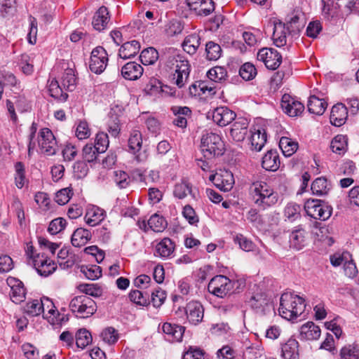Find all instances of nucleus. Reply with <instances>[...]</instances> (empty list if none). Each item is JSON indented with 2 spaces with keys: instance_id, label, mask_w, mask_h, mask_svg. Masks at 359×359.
<instances>
[{
  "instance_id": "39",
  "label": "nucleus",
  "mask_w": 359,
  "mask_h": 359,
  "mask_svg": "<svg viewBox=\"0 0 359 359\" xmlns=\"http://www.w3.org/2000/svg\"><path fill=\"white\" fill-rule=\"evenodd\" d=\"M330 147L334 153L344 154L348 147L347 137L343 135H337L331 142Z\"/></svg>"
},
{
  "instance_id": "5",
  "label": "nucleus",
  "mask_w": 359,
  "mask_h": 359,
  "mask_svg": "<svg viewBox=\"0 0 359 359\" xmlns=\"http://www.w3.org/2000/svg\"><path fill=\"white\" fill-rule=\"evenodd\" d=\"M69 309L77 317L88 318L97 310L95 302L87 295L74 297L69 303Z\"/></svg>"
},
{
  "instance_id": "4",
  "label": "nucleus",
  "mask_w": 359,
  "mask_h": 359,
  "mask_svg": "<svg viewBox=\"0 0 359 359\" xmlns=\"http://www.w3.org/2000/svg\"><path fill=\"white\" fill-rule=\"evenodd\" d=\"M201 149L204 157L211 158L223 154L224 144L219 135L212 133H207L201 138Z\"/></svg>"
},
{
  "instance_id": "18",
  "label": "nucleus",
  "mask_w": 359,
  "mask_h": 359,
  "mask_svg": "<svg viewBox=\"0 0 359 359\" xmlns=\"http://www.w3.org/2000/svg\"><path fill=\"white\" fill-rule=\"evenodd\" d=\"M33 266L38 273L43 276H48L56 269L55 264L50 259L43 257L42 255H36V259H34Z\"/></svg>"
},
{
  "instance_id": "2",
  "label": "nucleus",
  "mask_w": 359,
  "mask_h": 359,
  "mask_svg": "<svg viewBox=\"0 0 359 359\" xmlns=\"http://www.w3.org/2000/svg\"><path fill=\"white\" fill-rule=\"evenodd\" d=\"M303 298L298 295L285 293L281 295L278 311L285 319L291 320L300 316L304 311Z\"/></svg>"
},
{
  "instance_id": "21",
  "label": "nucleus",
  "mask_w": 359,
  "mask_h": 359,
  "mask_svg": "<svg viewBox=\"0 0 359 359\" xmlns=\"http://www.w3.org/2000/svg\"><path fill=\"white\" fill-rule=\"evenodd\" d=\"M347 116L348 111L345 105L338 103L332 108L330 122L332 125L339 127L345 123Z\"/></svg>"
},
{
  "instance_id": "26",
  "label": "nucleus",
  "mask_w": 359,
  "mask_h": 359,
  "mask_svg": "<svg viewBox=\"0 0 359 359\" xmlns=\"http://www.w3.org/2000/svg\"><path fill=\"white\" fill-rule=\"evenodd\" d=\"M105 217V212L103 209L93 205L88 208L85 215L86 222L91 226H94L100 223Z\"/></svg>"
},
{
  "instance_id": "45",
  "label": "nucleus",
  "mask_w": 359,
  "mask_h": 359,
  "mask_svg": "<svg viewBox=\"0 0 359 359\" xmlns=\"http://www.w3.org/2000/svg\"><path fill=\"white\" fill-rule=\"evenodd\" d=\"M48 91L50 95L61 102H65L68 97V95L66 93H63L62 89L59 86L57 80L53 79L48 85Z\"/></svg>"
},
{
  "instance_id": "44",
  "label": "nucleus",
  "mask_w": 359,
  "mask_h": 359,
  "mask_svg": "<svg viewBox=\"0 0 359 359\" xmlns=\"http://www.w3.org/2000/svg\"><path fill=\"white\" fill-rule=\"evenodd\" d=\"M311 190L313 194L317 196L325 195L330 190L327 181L325 177L316 179L311 184Z\"/></svg>"
},
{
  "instance_id": "12",
  "label": "nucleus",
  "mask_w": 359,
  "mask_h": 359,
  "mask_svg": "<svg viewBox=\"0 0 359 359\" xmlns=\"http://www.w3.org/2000/svg\"><path fill=\"white\" fill-rule=\"evenodd\" d=\"M281 107L285 114L292 117L299 116L304 110V104L288 94H284L283 95Z\"/></svg>"
},
{
  "instance_id": "31",
  "label": "nucleus",
  "mask_w": 359,
  "mask_h": 359,
  "mask_svg": "<svg viewBox=\"0 0 359 359\" xmlns=\"http://www.w3.org/2000/svg\"><path fill=\"white\" fill-rule=\"evenodd\" d=\"M91 239V233L88 229L78 228L71 238L72 244L76 248L85 245Z\"/></svg>"
},
{
  "instance_id": "15",
  "label": "nucleus",
  "mask_w": 359,
  "mask_h": 359,
  "mask_svg": "<svg viewBox=\"0 0 359 359\" xmlns=\"http://www.w3.org/2000/svg\"><path fill=\"white\" fill-rule=\"evenodd\" d=\"M236 113L226 107L216 108L212 112V120L219 126H226L236 118Z\"/></svg>"
},
{
  "instance_id": "52",
  "label": "nucleus",
  "mask_w": 359,
  "mask_h": 359,
  "mask_svg": "<svg viewBox=\"0 0 359 359\" xmlns=\"http://www.w3.org/2000/svg\"><path fill=\"white\" fill-rule=\"evenodd\" d=\"M107 130L114 137L118 136L121 131V124L118 116L116 114H111L107 122Z\"/></svg>"
},
{
  "instance_id": "56",
  "label": "nucleus",
  "mask_w": 359,
  "mask_h": 359,
  "mask_svg": "<svg viewBox=\"0 0 359 359\" xmlns=\"http://www.w3.org/2000/svg\"><path fill=\"white\" fill-rule=\"evenodd\" d=\"M183 29L184 26L181 21L177 19H173L167 23L165 31L168 36H172L180 34Z\"/></svg>"
},
{
  "instance_id": "35",
  "label": "nucleus",
  "mask_w": 359,
  "mask_h": 359,
  "mask_svg": "<svg viewBox=\"0 0 359 359\" xmlns=\"http://www.w3.org/2000/svg\"><path fill=\"white\" fill-rule=\"evenodd\" d=\"M201 44V38L197 34H192L187 36L183 43V50L189 55H194L196 53Z\"/></svg>"
},
{
  "instance_id": "29",
  "label": "nucleus",
  "mask_w": 359,
  "mask_h": 359,
  "mask_svg": "<svg viewBox=\"0 0 359 359\" xmlns=\"http://www.w3.org/2000/svg\"><path fill=\"white\" fill-rule=\"evenodd\" d=\"M300 335L304 339L316 340L320 336V329L313 322H307L301 327Z\"/></svg>"
},
{
  "instance_id": "30",
  "label": "nucleus",
  "mask_w": 359,
  "mask_h": 359,
  "mask_svg": "<svg viewBox=\"0 0 359 359\" xmlns=\"http://www.w3.org/2000/svg\"><path fill=\"white\" fill-rule=\"evenodd\" d=\"M306 233L300 228L292 231L290 236V247L299 250L302 249L306 243Z\"/></svg>"
},
{
  "instance_id": "32",
  "label": "nucleus",
  "mask_w": 359,
  "mask_h": 359,
  "mask_svg": "<svg viewBox=\"0 0 359 359\" xmlns=\"http://www.w3.org/2000/svg\"><path fill=\"white\" fill-rule=\"evenodd\" d=\"M282 356L284 359H297L299 356V343L294 339H289L282 346Z\"/></svg>"
},
{
  "instance_id": "1",
  "label": "nucleus",
  "mask_w": 359,
  "mask_h": 359,
  "mask_svg": "<svg viewBox=\"0 0 359 359\" xmlns=\"http://www.w3.org/2000/svg\"><path fill=\"white\" fill-rule=\"evenodd\" d=\"M250 192L255 205L263 210L274 205L278 200V194L263 181L253 182Z\"/></svg>"
},
{
  "instance_id": "14",
  "label": "nucleus",
  "mask_w": 359,
  "mask_h": 359,
  "mask_svg": "<svg viewBox=\"0 0 359 359\" xmlns=\"http://www.w3.org/2000/svg\"><path fill=\"white\" fill-rule=\"evenodd\" d=\"M305 18L300 11H294L287 16L285 27L290 34L299 33L304 27Z\"/></svg>"
},
{
  "instance_id": "55",
  "label": "nucleus",
  "mask_w": 359,
  "mask_h": 359,
  "mask_svg": "<svg viewBox=\"0 0 359 359\" xmlns=\"http://www.w3.org/2000/svg\"><path fill=\"white\" fill-rule=\"evenodd\" d=\"M301 207L294 203H288L284 210V215L290 221H294L300 217Z\"/></svg>"
},
{
  "instance_id": "42",
  "label": "nucleus",
  "mask_w": 359,
  "mask_h": 359,
  "mask_svg": "<svg viewBox=\"0 0 359 359\" xmlns=\"http://www.w3.org/2000/svg\"><path fill=\"white\" fill-rule=\"evenodd\" d=\"M250 142L253 150L261 151L266 142V135L264 130L262 132L260 130H257L252 133L250 137Z\"/></svg>"
},
{
  "instance_id": "8",
  "label": "nucleus",
  "mask_w": 359,
  "mask_h": 359,
  "mask_svg": "<svg viewBox=\"0 0 359 359\" xmlns=\"http://www.w3.org/2000/svg\"><path fill=\"white\" fill-rule=\"evenodd\" d=\"M255 287L252 292H249L247 302L256 313L265 314L270 309V299L262 289Z\"/></svg>"
},
{
  "instance_id": "16",
  "label": "nucleus",
  "mask_w": 359,
  "mask_h": 359,
  "mask_svg": "<svg viewBox=\"0 0 359 359\" xmlns=\"http://www.w3.org/2000/svg\"><path fill=\"white\" fill-rule=\"evenodd\" d=\"M7 283L11 287L10 297L12 302L15 304L22 302L25 299L26 294L23 283L15 278H8Z\"/></svg>"
},
{
  "instance_id": "57",
  "label": "nucleus",
  "mask_w": 359,
  "mask_h": 359,
  "mask_svg": "<svg viewBox=\"0 0 359 359\" xmlns=\"http://www.w3.org/2000/svg\"><path fill=\"white\" fill-rule=\"evenodd\" d=\"M114 180L120 189H126L131 182L128 175L122 170H116L114 172Z\"/></svg>"
},
{
  "instance_id": "19",
  "label": "nucleus",
  "mask_w": 359,
  "mask_h": 359,
  "mask_svg": "<svg viewBox=\"0 0 359 359\" xmlns=\"http://www.w3.org/2000/svg\"><path fill=\"white\" fill-rule=\"evenodd\" d=\"M186 314L189 321L196 325L202 321L204 309L198 302H190L186 306Z\"/></svg>"
},
{
  "instance_id": "22",
  "label": "nucleus",
  "mask_w": 359,
  "mask_h": 359,
  "mask_svg": "<svg viewBox=\"0 0 359 359\" xmlns=\"http://www.w3.org/2000/svg\"><path fill=\"white\" fill-rule=\"evenodd\" d=\"M109 11L107 7L101 6L95 13L92 25L95 29L100 32L107 27L109 22Z\"/></svg>"
},
{
  "instance_id": "7",
  "label": "nucleus",
  "mask_w": 359,
  "mask_h": 359,
  "mask_svg": "<svg viewBox=\"0 0 359 359\" xmlns=\"http://www.w3.org/2000/svg\"><path fill=\"white\" fill-rule=\"evenodd\" d=\"M234 283L226 276L219 275L212 278L208 285L210 293L223 298L231 293L233 288Z\"/></svg>"
},
{
  "instance_id": "51",
  "label": "nucleus",
  "mask_w": 359,
  "mask_h": 359,
  "mask_svg": "<svg viewBox=\"0 0 359 359\" xmlns=\"http://www.w3.org/2000/svg\"><path fill=\"white\" fill-rule=\"evenodd\" d=\"M102 154L98 149L92 143L84 146L82 151V156L84 161L93 162L97 159V155Z\"/></svg>"
},
{
  "instance_id": "43",
  "label": "nucleus",
  "mask_w": 359,
  "mask_h": 359,
  "mask_svg": "<svg viewBox=\"0 0 359 359\" xmlns=\"http://www.w3.org/2000/svg\"><path fill=\"white\" fill-rule=\"evenodd\" d=\"M207 76L212 81L221 83L226 80L227 77V72L224 67L216 66L211 68L207 72Z\"/></svg>"
},
{
  "instance_id": "9",
  "label": "nucleus",
  "mask_w": 359,
  "mask_h": 359,
  "mask_svg": "<svg viewBox=\"0 0 359 359\" xmlns=\"http://www.w3.org/2000/svg\"><path fill=\"white\" fill-rule=\"evenodd\" d=\"M108 62L107 53L102 46H97L92 50L89 68L95 74H100L106 69Z\"/></svg>"
},
{
  "instance_id": "3",
  "label": "nucleus",
  "mask_w": 359,
  "mask_h": 359,
  "mask_svg": "<svg viewBox=\"0 0 359 359\" xmlns=\"http://www.w3.org/2000/svg\"><path fill=\"white\" fill-rule=\"evenodd\" d=\"M167 67L172 72L174 83L179 88L183 87L190 73L189 61L180 55L171 56L167 60Z\"/></svg>"
},
{
  "instance_id": "36",
  "label": "nucleus",
  "mask_w": 359,
  "mask_h": 359,
  "mask_svg": "<svg viewBox=\"0 0 359 359\" xmlns=\"http://www.w3.org/2000/svg\"><path fill=\"white\" fill-rule=\"evenodd\" d=\"M174 196L179 199H183L190 195L194 199L196 198V192L192 189V186L187 182L177 183L174 188Z\"/></svg>"
},
{
  "instance_id": "59",
  "label": "nucleus",
  "mask_w": 359,
  "mask_h": 359,
  "mask_svg": "<svg viewBox=\"0 0 359 359\" xmlns=\"http://www.w3.org/2000/svg\"><path fill=\"white\" fill-rule=\"evenodd\" d=\"M239 74L244 80L250 81L255 78L257 70L252 64L246 62L241 67Z\"/></svg>"
},
{
  "instance_id": "25",
  "label": "nucleus",
  "mask_w": 359,
  "mask_h": 359,
  "mask_svg": "<svg viewBox=\"0 0 359 359\" xmlns=\"http://www.w3.org/2000/svg\"><path fill=\"white\" fill-rule=\"evenodd\" d=\"M143 71V67L140 64L130 62L122 67L121 74L126 79L135 81L142 75Z\"/></svg>"
},
{
  "instance_id": "11",
  "label": "nucleus",
  "mask_w": 359,
  "mask_h": 359,
  "mask_svg": "<svg viewBox=\"0 0 359 359\" xmlns=\"http://www.w3.org/2000/svg\"><path fill=\"white\" fill-rule=\"evenodd\" d=\"M257 58L270 69H276L282 62V56L273 48H262L257 53Z\"/></svg>"
},
{
  "instance_id": "64",
  "label": "nucleus",
  "mask_w": 359,
  "mask_h": 359,
  "mask_svg": "<svg viewBox=\"0 0 359 359\" xmlns=\"http://www.w3.org/2000/svg\"><path fill=\"white\" fill-rule=\"evenodd\" d=\"M166 298V293L159 287L154 290L151 293V302L154 307L161 306Z\"/></svg>"
},
{
  "instance_id": "47",
  "label": "nucleus",
  "mask_w": 359,
  "mask_h": 359,
  "mask_svg": "<svg viewBox=\"0 0 359 359\" xmlns=\"http://www.w3.org/2000/svg\"><path fill=\"white\" fill-rule=\"evenodd\" d=\"M140 58L144 65H153L158 58V53L154 48L149 47L142 51Z\"/></svg>"
},
{
  "instance_id": "50",
  "label": "nucleus",
  "mask_w": 359,
  "mask_h": 359,
  "mask_svg": "<svg viewBox=\"0 0 359 359\" xmlns=\"http://www.w3.org/2000/svg\"><path fill=\"white\" fill-rule=\"evenodd\" d=\"M206 57L208 60H217L222 55L220 46L213 41H209L205 46Z\"/></svg>"
},
{
  "instance_id": "28",
  "label": "nucleus",
  "mask_w": 359,
  "mask_h": 359,
  "mask_svg": "<svg viewBox=\"0 0 359 359\" xmlns=\"http://www.w3.org/2000/svg\"><path fill=\"white\" fill-rule=\"evenodd\" d=\"M140 50V43L138 41L133 40L124 43L119 49L118 55L122 59H128L135 57Z\"/></svg>"
},
{
  "instance_id": "61",
  "label": "nucleus",
  "mask_w": 359,
  "mask_h": 359,
  "mask_svg": "<svg viewBox=\"0 0 359 359\" xmlns=\"http://www.w3.org/2000/svg\"><path fill=\"white\" fill-rule=\"evenodd\" d=\"M69 250L67 248H62L57 253V257L59 259V264L62 268L72 267L74 262L72 259H69Z\"/></svg>"
},
{
  "instance_id": "48",
  "label": "nucleus",
  "mask_w": 359,
  "mask_h": 359,
  "mask_svg": "<svg viewBox=\"0 0 359 359\" xmlns=\"http://www.w3.org/2000/svg\"><path fill=\"white\" fill-rule=\"evenodd\" d=\"M147 224L154 232H162L167 226V222L163 217L154 214L149 218Z\"/></svg>"
},
{
  "instance_id": "13",
  "label": "nucleus",
  "mask_w": 359,
  "mask_h": 359,
  "mask_svg": "<svg viewBox=\"0 0 359 359\" xmlns=\"http://www.w3.org/2000/svg\"><path fill=\"white\" fill-rule=\"evenodd\" d=\"M209 180L213 182L216 187L224 192L229 191L234 184L233 174L226 170L221 173L211 175Z\"/></svg>"
},
{
  "instance_id": "41",
  "label": "nucleus",
  "mask_w": 359,
  "mask_h": 359,
  "mask_svg": "<svg viewBox=\"0 0 359 359\" xmlns=\"http://www.w3.org/2000/svg\"><path fill=\"white\" fill-rule=\"evenodd\" d=\"M150 294L147 292H142L139 290H131L128 294L129 299L133 303L142 306L149 304Z\"/></svg>"
},
{
  "instance_id": "49",
  "label": "nucleus",
  "mask_w": 359,
  "mask_h": 359,
  "mask_svg": "<svg viewBox=\"0 0 359 359\" xmlns=\"http://www.w3.org/2000/svg\"><path fill=\"white\" fill-rule=\"evenodd\" d=\"M92 341V336L89 331L83 328L76 334V344L79 348H84Z\"/></svg>"
},
{
  "instance_id": "23",
  "label": "nucleus",
  "mask_w": 359,
  "mask_h": 359,
  "mask_svg": "<svg viewBox=\"0 0 359 359\" xmlns=\"http://www.w3.org/2000/svg\"><path fill=\"white\" fill-rule=\"evenodd\" d=\"M41 301L43 318L48 319L52 324H55L57 322V317L59 316V313L53 302L48 297H43Z\"/></svg>"
},
{
  "instance_id": "60",
  "label": "nucleus",
  "mask_w": 359,
  "mask_h": 359,
  "mask_svg": "<svg viewBox=\"0 0 359 359\" xmlns=\"http://www.w3.org/2000/svg\"><path fill=\"white\" fill-rule=\"evenodd\" d=\"M233 240L236 243L238 244L240 248L245 252L253 251L255 248L252 241L242 234H237Z\"/></svg>"
},
{
  "instance_id": "34",
  "label": "nucleus",
  "mask_w": 359,
  "mask_h": 359,
  "mask_svg": "<svg viewBox=\"0 0 359 359\" xmlns=\"http://www.w3.org/2000/svg\"><path fill=\"white\" fill-rule=\"evenodd\" d=\"M262 165L266 170H277L280 166V160L277 153L273 151H268L262 158Z\"/></svg>"
},
{
  "instance_id": "46",
  "label": "nucleus",
  "mask_w": 359,
  "mask_h": 359,
  "mask_svg": "<svg viewBox=\"0 0 359 359\" xmlns=\"http://www.w3.org/2000/svg\"><path fill=\"white\" fill-rule=\"evenodd\" d=\"M323 15L327 19H331L337 15L339 6L334 0H322Z\"/></svg>"
},
{
  "instance_id": "27",
  "label": "nucleus",
  "mask_w": 359,
  "mask_h": 359,
  "mask_svg": "<svg viewBox=\"0 0 359 359\" xmlns=\"http://www.w3.org/2000/svg\"><path fill=\"white\" fill-rule=\"evenodd\" d=\"M288 30L285 24L279 21L274 23L273 40L277 47L284 46L287 43V34Z\"/></svg>"
},
{
  "instance_id": "33",
  "label": "nucleus",
  "mask_w": 359,
  "mask_h": 359,
  "mask_svg": "<svg viewBox=\"0 0 359 359\" xmlns=\"http://www.w3.org/2000/svg\"><path fill=\"white\" fill-rule=\"evenodd\" d=\"M327 107V102L323 99H319L316 95L310 96L308 101V111L311 114L322 115Z\"/></svg>"
},
{
  "instance_id": "38",
  "label": "nucleus",
  "mask_w": 359,
  "mask_h": 359,
  "mask_svg": "<svg viewBox=\"0 0 359 359\" xmlns=\"http://www.w3.org/2000/svg\"><path fill=\"white\" fill-rule=\"evenodd\" d=\"M279 147L285 156H291L298 149V143L287 137H282L279 141Z\"/></svg>"
},
{
  "instance_id": "54",
  "label": "nucleus",
  "mask_w": 359,
  "mask_h": 359,
  "mask_svg": "<svg viewBox=\"0 0 359 359\" xmlns=\"http://www.w3.org/2000/svg\"><path fill=\"white\" fill-rule=\"evenodd\" d=\"M142 144L141 133L137 130H133L128 140L130 149L134 153L138 151L142 147Z\"/></svg>"
},
{
  "instance_id": "6",
  "label": "nucleus",
  "mask_w": 359,
  "mask_h": 359,
  "mask_svg": "<svg viewBox=\"0 0 359 359\" xmlns=\"http://www.w3.org/2000/svg\"><path fill=\"white\" fill-rule=\"evenodd\" d=\"M304 210L308 216L322 221L327 220L332 215V208L321 200H308L305 203Z\"/></svg>"
},
{
  "instance_id": "37",
  "label": "nucleus",
  "mask_w": 359,
  "mask_h": 359,
  "mask_svg": "<svg viewBox=\"0 0 359 359\" xmlns=\"http://www.w3.org/2000/svg\"><path fill=\"white\" fill-rule=\"evenodd\" d=\"M175 244L168 238H163L156 246L157 254L161 257H169L174 252Z\"/></svg>"
},
{
  "instance_id": "20",
  "label": "nucleus",
  "mask_w": 359,
  "mask_h": 359,
  "mask_svg": "<svg viewBox=\"0 0 359 359\" xmlns=\"http://www.w3.org/2000/svg\"><path fill=\"white\" fill-rule=\"evenodd\" d=\"M162 330L166 339L173 342L182 340L185 329L184 327L176 324L164 323L162 325Z\"/></svg>"
},
{
  "instance_id": "62",
  "label": "nucleus",
  "mask_w": 359,
  "mask_h": 359,
  "mask_svg": "<svg viewBox=\"0 0 359 359\" xmlns=\"http://www.w3.org/2000/svg\"><path fill=\"white\" fill-rule=\"evenodd\" d=\"M15 185L18 188L22 189L25 184V168L21 162H18L15 165Z\"/></svg>"
},
{
  "instance_id": "53",
  "label": "nucleus",
  "mask_w": 359,
  "mask_h": 359,
  "mask_svg": "<svg viewBox=\"0 0 359 359\" xmlns=\"http://www.w3.org/2000/svg\"><path fill=\"white\" fill-rule=\"evenodd\" d=\"M81 271L90 280L98 279L102 276V269L97 265L82 266Z\"/></svg>"
},
{
  "instance_id": "63",
  "label": "nucleus",
  "mask_w": 359,
  "mask_h": 359,
  "mask_svg": "<svg viewBox=\"0 0 359 359\" xmlns=\"http://www.w3.org/2000/svg\"><path fill=\"white\" fill-rule=\"evenodd\" d=\"M66 226V220L62 217H57L53 219L48 226V231L52 235L61 232Z\"/></svg>"
},
{
  "instance_id": "58",
  "label": "nucleus",
  "mask_w": 359,
  "mask_h": 359,
  "mask_svg": "<svg viewBox=\"0 0 359 359\" xmlns=\"http://www.w3.org/2000/svg\"><path fill=\"white\" fill-rule=\"evenodd\" d=\"M79 290L84 293V295L98 297L102 295V290L95 284H81L78 287Z\"/></svg>"
},
{
  "instance_id": "10",
  "label": "nucleus",
  "mask_w": 359,
  "mask_h": 359,
  "mask_svg": "<svg viewBox=\"0 0 359 359\" xmlns=\"http://www.w3.org/2000/svg\"><path fill=\"white\" fill-rule=\"evenodd\" d=\"M39 146L41 152L52 156L57 149V142L52 131L47 128H42L39 133Z\"/></svg>"
},
{
  "instance_id": "17",
  "label": "nucleus",
  "mask_w": 359,
  "mask_h": 359,
  "mask_svg": "<svg viewBox=\"0 0 359 359\" xmlns=\"http://www.w3.org/2000/svg\"><path fill=\"white\" fill-rule=\"evenodd\" d=\"M249 123L245 118L240 117L233 123L230 130V135L236 142H242L248 134Z\"/></svg>"
},
{
  "instance_id": "24",
  "label": "nucleus",
  "mask_w": 359,
  "mask_h": 359,
  "mask_svg": "<svg viewBox=\"0 0 359 359\" xmlns=\"http://www.w3.org/2000/svg\"><path fill=\"white\" fill-rule=\"evenodd\" d=\"M171 110L175 116L172 121L174 125L182 128H186L187 125V118L191 114V109L187 107L174 106L171 108Z\"/></svg>"
},
{
  "instance_id": "40",
  "label": "nucleus",
  "mask_w": 359,
  "mask_h": 359,
  "mask_svg": "<svg viewBox=\"0 0 359 359\" xmlns=\"http://www.w3.org/2000/svg\"><path fill=\"white\" fill-rule=\"evenodd\" d=\"M62 85L69 91H73L75 89L76 78L73 69L67 68L65 70L62 76Z\"/></svg>"
}]
</instances>
